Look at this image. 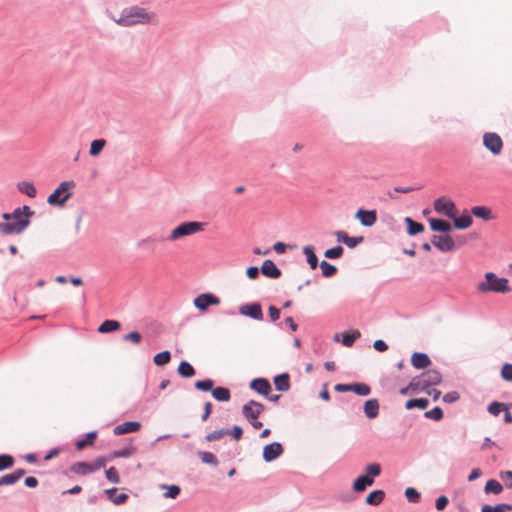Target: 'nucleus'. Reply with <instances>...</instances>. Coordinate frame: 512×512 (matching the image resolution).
<instances>
[{"mask_svg":"<svg viewBox=\"0 0 512 512\" xmlns=\"http://www.w3.org/2000/svg\"><path fill=\"white\" fill-rule=\"evenodd\" d=\"M385 497L383 490H375L369 493L366 497V503L369 505H379Z\"/></svg>","mask_w":512,"mask_h":512,"instance_id":"nucleus-37","label":"nucleus"},{"mask_svg":"<svg viewBox=\"0 0 512 512\" xmlns=\"http://www.w3.org/2000/svg\"><path fill=\"white\" fill-rule=\"evenodd\" d=\"M75 187L73 180L63 181L58 187L48 196L47 202L51 206L62 207L71 198L72 193L69 191Z\"/></svg>","mask_w":512,"mask_h":512,"instance_id":"nucleus-5","label":"nucleus"},{"mask_svg":"<svg viewBox=\"0 0 512 512\" xmlns=\"http://www.w3.org/2000/svg\"><path fill=\"white\" fill-rule=\"evenodd\" d=\"M431 244L443 253L452 252L456 247L455 241L450 235H433Z\"/></svg>","mask_w":512,"mask_h":512,"instance_id":"nucleus-13","label":"nucleus"},{"mask_svg":"<svg viewBox=\"0 0 512 512\" xmlns=\"http://www.w3.org/2000/svg\"><path fill=\"white\" fill-rule=\"evenodd\" d=\"M212 395L218 401H229L231 397L229 389L225 387H217L212 389Z\"/></svg>","mask_w":512,"mask_h":512,"instance_id":"nucleus-40","label":"nucleus"},{"mask_svg":"<svg viewBox=\"0 0 512 512\" xmlns=\"http://www.w3.org/2000/svg\"><path fill=\"white\" fill-rule=\"evenodd\" d=\"M109 460H111V458H109V456L108 457H105V456L98 457L92 463H90L92 471L94 472L96 470H99V469L105 467L106 463Z\"/></svg>","mask_w":512,"mask_h":512,"instance_id":"nucleus-51","label":"nucleus"},{"mask_svg":"<svg viewBox=\"0 0 512 512\" xmlns=\"http://www.w3.org/2000/svg\"><path fill=\"white\" fill-rule=\"evenodd\" d=\"M335 390L338 392L352 391L361 396H367L370 394L371 389L367 384L354 383V384H337Z\"/></svg>","mask_w":512,"mask_h":512,"instance_id":"nucleus-17","label":"nucleus"},{"mask_svg":"<svg viewBox=\"0 0 512 512\" xmlns=\"http://www.w3.org/2000/svg\"><path fill=\"white\" fill-rule=\"evenodd\" d=\"M201 461L205 464H210V465H214L216 466L218 464V461L215 457V455L211 452H207V451H200L198 453Z\"/></svg>","mask_w":512,"mask_h":512,"instance_id":"nucleus-46","label":"nucleus"},{"mask_svg":"<svg viewBox=\"0 0 512 512\" xmlns=\"http://www.w3.org/2000/svg\"><path fill=\"white\" fill-rule=\"evenodd\" d=\"M136 452H137V448L133 445H129L127 447H124L123 449L113 451L109 455V458H111V459L128 458V457H131L132 455H134Z\"/></svg>","mask_w":512,"mask_h":512,"instance_id":"nucleus-32","label":"nucleus"},{"mask_svg":"<svg viewBox=\"0 0 512 512\" xmlns=\"http://www.w3.org/2000/svg\"><path fill=\"white\" fill-rule=\"evenodd\" d=\"M343 254H344V248L339 244L332 248L327 249L324 252L325 258L330 259V260L339 259L343 256Z\"/></svg>","mask_w":512,"mask_h":512,"instance_id":"nucleus-38","label":"nucleus"},{"mask_svg":"<svg viewBox=\"0 0 512 512\" xmlns=\"http://www.w3.org/2000/svg\"><path fill=\"white\" fill-rule=\"evenodd\" d=\"M476 290L479 293H509L512 288L509 285V280L505 277H499L494 272H486L483 281L476 285Z\"/></svg>","mask_w":512,"mask_h":512,"instance_id":"nucleus-2","label":"nucleus"},{"mask_svg":"<svg viewBox=\"0 0 512 512\" xmlns=\"http://www.w3.org/2000/svg\"><path fill=\"white\" fill-rule=\"evenodd\" d=\"M18 190L30 198H35L37 190L32 182L22 181L17 184Z\"/></svg>","mask_w":512,"mask_h":512,"instance_id":"nucleus-31","label":"nucleus"},{"mask_svg":"<svg viewBox=\"0 0 512 512\" xmlns=\"http://www.w3.org/2000/svg\"><path fill=\"white\" fill-rule=\"evenodd\" d=\"M153 13H149L145 8L139 6H131L122 10L118 19L113 20L123 26L131 27L136 24H149L154 18Z\"/></svg>","mask_w":512,"mask_h":512,"instance_id":"nucleus-1","label":"nucleus"},{"mask_svg":"<svg viewBox=\"0 0 512 512\" xmlns=\"http://www.w3.org/2000/svg\"><path fill=\"white\" fill-rule=\"evenodd\" d=\"M502 410H505V405L499 402H493L488 406V411L497 416Z\"/></svg>","mask_w":512,"mask_h":512,"instance_id":"nucleus-58","label":"nucleus"},{"mask_svg":"<svg viewBox=\"0 0 512 512\" xmlns=\"http://www.w3.org/2000/svg\"><path fill=\"white\" fill-rule=\"evenodd\" d=\"M261 274L269 279L275 280L282 276V271L273 260L266 259L261 265Z\"/></svg>","mask_w":512,"mask_h":512,"instance_id":"nucleus-18","label":"nucleus"},{"mask_svg":"<svg viewBox=\"0 0 512 512\" xmlns=\"http://www.w3.org/2000/svg\"><path fill=\"white\" fill-rule=\"evenodd\" d=\"M367 475L359 476L353 483V490L355 492H362L364 491L368 486L373 485L374 477H377L381 473V467L377 463L369 464L366 467Z\"/></svg>","mask_w":512,"mask_h":512,"instance_id":"nucleus-7","label":"nucleus"},{"mask_svg":"<svg viewBox=\"0 0 512 512\" xmlns=\"http://www.w3.org/2000/svg\"><path fill=\"white\" fill-rule=\"evenodd\" d=\"M141 428L140 422L137 421H127L122 424L117 425L113 432L115 435H123L127 433L137 432Z\"/></svg>","mask_w":512,"mask_h":512,"instance_id":"nucleus-22","label":"nucleus"},{"mask_svg":"<svg viewBox=\"0 0 512 512\" xmlns=\"http://www.w3.org/2000/svg\"><path fill=\"white\" fill-rule=\"evenodd\" d=\"M471 214L476 218L482 219L484 221H489L493 219L492 210L488 206L477 205L471 208Z\"/></svg>","mask_w":512,"mask_h":512,"instance_id":"nucleus-25","label":"nucleus"},{"mask_svg":"<svg viewBox=\"0 0 512 512\" xmlns=\"http://www.w3.org/2000/svg\"><path fill=\"white\" fill-rule=\"evenodd\" d=\"M460 398V395L456 391L448 392L444 395L443 401L446 403L456 402Z\"/></svg>","mask_w":512,"mask_h":512,"instance_id":"nucleus-63","label":"nucleus"},{"mask_svg":"<svg viewBox=\"0 0 512 512\" xmlns=\"http://www.w3.org/2000/svg\"><path fill=\"white\" fill-rule=\"evenodd\" d=\"M178 373L185 378H189L195 375V370L192 365L186 361H182L178 367Z\"/></svg>","mask_w":512,"mask_h":512,"instance_id":"nucleus-42","label":"nucleus"},{"mask_svg":"<svg viewBox=\"0 0 512 512\" xmlns=\"http://www.w3.org/2000/svg\"><path fill=\"white\" fill-rule=\"evenodd\" d=\"M261 273V267L257 266H249L246 269V276L251 280H256L259 277V274Z\"/></svg>","mask_w":512,"mask_h":512,"instance_id":"nucleus-56","label":"nucleus"},{"mask_svg":"<svg viewBox=\"0 0 512 512\" xmlns=\"http://www.w3.org/2000/svg\"><path fill=\"white\" fill-rule=\"evenodd\" d=\"M14 464V459L11 455L2 454L0 455V471L6 470L12 467Z\"/></svg>","mask_w":512,"mask_h":512,"instance_id":"nucleus-48","label":"nucleus"},{"mask_svg":"<svg viewBox=\"0 0 512 512\" xmlns=\"http://www.w3.org/2000/svg\"><path fill=\"white\" fill-rule=\"evenodd\" d=\"M274 384L277 390L279 391H288L290 388V378L289 375L284 373L276 376L274 378Z\"/></svg>","mask_w":512,"mask_h":512,"instance_id":"nucleus-33","label":"nucleus"},{"mask_svg":"<svg viewBox=\"0 0 512 512\" xmlns=\"http://www.w3.org/2000/svg\"><path fill=\"white\" fill-rule=\"evenodd\" d=\"M433 206L437 213L444 215L449 219L454 217V212H457L455 202L445 196L435 199Z\"/></svg>","mask_w":512,"mask_h":512,"instance_id":"nucleus-9","label":"nucleus"},{"mask_svg":"<svg viewBox=\"0 0 512 512\" xmlns=\"http://www.w3.org/2000/svg\"><path fill=\"white\" fill-rule=\"evenodd\" d=\"M283 453V447L278 442H273L263 448V458L266 462H271Z\"/></svg>","mask_w":512,"mask_h":512,"instance_id":"nucleus-21","label":"nucleus"},{"mask_svg":"<svg viewBox=\"0 0 512 512\" xmlns=\"http://www.w3.org/2000/svg\"><path fill=\"white\" fill-rule=\"evenodd\" d=\"M116 488L107 489L105 493L107 494L108 498L116 505L123 504L127 501L128 495L125 493H121L116 495Z\"/></svg>","mask_w":512,"mask_h":512,"instance_id":"nucleus-36","label":"nucleus"},{"mask_svg":"<svg viewBox=\"0 0 512 512\" xmlns=\"http://www.w3.org/2000/svg\"><path fill=\"white\" fill-rule=\"evenodd\" d=\"M213 381L210 380V379H206V380H199V381H196L194 386L196 389L198 390H201V391H212L213 389Z\"/></svg>","mask_w":512,"mask_h":512,"instance_id":"nucleus-49","label":"nucleus"},{"mask_svg":"<svg viewBox=\"0 0 512 512\" xmlns=\"http://www.w3.org/2000/svg\"><path fill=\"white\" fill-rule=\"evenodd\" d=\"M412 365L417 369L426 368L431 364L428 354H412Z\"/></svg>","mask_w":512,"mask_h":512,"instance_id":"nucleus-29","label":"nucleus"},{"mask_svg":"<svg viewBox=\"0 0 512 512\" xmlns=\"http://www.w3.org/2000/svg\"><path fill=\"white\" fill-rule=\"evenodd\" d=\"M15 483L16 480L12 473L0 477V486L13 485Z\"/></svg>","mask_w":512,"mask_h":512,"instance_id":"nucleus-62","label":"nucleus"},{"mask_svg":"<svg viewBox=\"0 0 512 512\" xmlns=\"http://www.w3.org/2000/svg\"><path fill=\"white\" fill-rule=\"evenodd\" d=\"M171 354H155L154 363L158 366L167 364L170 361Z\"/></svg>","mask_w":512,"mask_h":512,"instance_id":"nucleus-60","label":"nucleus"},{"mask_svg":"<svg viewBox=\"0 0 512 512\" xmlns=\"http://www.w3.org/2000/svg\"><path fill=\"white\" fill-rule=\"evenodd\" d=\"M193 303L199 311L205 312L210 306L218 305L220 303V299L215 294L207 292L198 295L194 299Z\"/></svg>","mask_w":512,"mask_h":512,"instance_id":"nucleus-12","label":"nucleus"},{"mask_svg":"<svg viewBox=\"0 0 512 512\" xmlns=\"http://www.w3.org/2000/svg\"><path fill=\"white\" fill-rule=\"evenodd\" d=\"M405 496L409 502L417 503L420 499V494L415 488L409 487L405 490Z\"/></svg>","mask_w":512,"mask_h":512,"instance_id":"nucleus-52","label":"nucleus"},{"mask_svg":"<svg viewBox=\"0 0 512 512\" xmlns=\"http://www.w3.org/2000/svg\"><path fill=\"white\" fill-rule=\"evenodd\" d=\"M429 405V401L426 398H418V399H410L406 402L405 407L406 409H412V408H420V409H426Z\"/></svg>","mask_w":512,"mask_h":512,"instance_id":"nucleus-43","label":"nucleus"},{"mask_svg":"<svg viewBox=\"0 0 512 512\" xmlns=\"http://www.w3.org/2000/svg\"><path fill=\"white\" fill-rule=\"evenodd\" d=\"M228 435V430H217L209 433L206 436L207 441H215L221 439L223 436Z\"/></svg>","mask_w":512,"mask_h":512,"instance_id":"nucleus-57","label":"nucleus"},{"mask_svg":"<svg viewBox=\"0 0 512 512\" xmlns=\"http://www.w3.org/2000/svg\"><path fill=\"white\" fill-rule=\"evenodd\" d=\"M302 252L306 257V261L310 267V269L315 270L317 267H319L320 262L318 260V257L315 253V247L312 245H306L302 248Z\"/></svg>","mask_w":512,"mask_h":512,"instance_id":"nucleus-24","label":"nucleus"},{"mask_svg":"<svg viewBox=\"0 0 512 512\" xmlns=\"http://www.w3.org/2000/svg\"><path fill=\"white\" fill-rule=\"evenodd\" d=\"M121 324L119 321L114 319H106L104 320L98 327L97 331L99 333H111L120 329Z\"/></svg>","mask_w":512,"mask_h":512,"instance_id":"nucleus-27","label":"nucleus"},{"mask_svg":"<svg viewBox=\"0 0 512 512\" xmlns=\"http://www.w3.org/2000/svg\"><path fill=\"white\" fill-rule=\"evenodd\" d=\"M269 317L272 322H276L280 318L281 311L274 305L268 307Z\"/></svg>","mask_w":512,"mask_h":512,"instance_id":"nucleus-61","label":"nucleus"},{"mask_svg":"<svg viewBox=\"0 0 512 512\" xmlns=\"http://www.w3.org/2000/svg\"><path fill=\"white\" fill-rule=\"evenodd\" d=\"M239 313L256 321H263L264 315L259 302H249L239 307Z\"/></svg>","mask_w":512,"mask_h":512,"instance_id":"nucleus-11","label":"nucleus"},{"mask_svg":"<svg viewBox=\"0 0 512 512\" xmlns=\"http://www.w3.org/2000/svg\"><path fill=\"white\" fill-rule=\"evenodd\" d=\"M451 219L453 229L465 230L473 224L471 211L468 212V210H464L459 216H457V212H454V217Z\"/></svg>","mask_w":512,"mask_h":512,"instance_id":"nucleus-15","label":"nucleus"},{"mask_svg":"<svg viewBox=\"0 0 512 512\" xmlns=\"http://www.w3.org/2000/svg\"><path fill=\"white\" fill-rule=\"evenodd\" d=\"M483 145L493 155H499L503 149L502 138L495 132H486L483 135Z\"/></svg>","mask_w":512,"mask_h":512,"instance_id":"nucleus-10","label":"nucleus"},{"mask_svg":"<svg viewBox=\"0 0 512 512\" xmlns=\"http://www.w3.org/2000/svg\"><path fill=\"white\" fill-rule=\"evenodd\" d=\"M166 240L167 237H165L162 233L155 232L146 238L139 240L136 245L138 248L152 254L155 252L157 244L163 243Z\"/></svg>","mask_w":512,"mask_h":512,"instance_id":"nucleus-8","label":"nucleus"},{"mask_svg":"<svg viewBox=\"0 0 512 512\" xmlns=\"http://www.w3.org/2000/svg\"><path fill=\"white\" fill-rule=\"evenodd\" d=\"M263 411L264 405L253 400L246 403L242 409L244 417L249 422H252V420H256Z\"/></svg>","mask_w":512,"mask_h":512,"instance_id":"nucleus-14","label":"nucleus"},{"mask_svg":"<svg viewBox=\"0 0 512 512\" xmlns=\"http://www.w3.org/2000/svg\"><path fill=\"white\" fill-rule=\"evenodd\" d=\"M428 223L430 226V229L433 232H439V233H449L453 230L452 223H449L448 221L441 219V218H428Z\"/></svg>","mask_w":512,"mask_h":512,"instance_id":"nucleus-20","label":"nucleus"},{"mask_svg":"<svg viewBox=\"0 0 512 512\" xmlns=\"http://www.w3.org/2000/svg\"><path fill=\"white\" fill-rule=\"evenodd\" d=\"M362 226L372 227L377 222V211L359 208L355 214Z\"/></svg>","mask_w":512,"mask_h":512,"instance_id":"nucleus-16","label":"nucleus"},{"mask_svg":"<svg viewBox=\"0 0 512 512\" xmlns=\"http://www.w3.org/2000/svg\"><path fill=\"white\" fill-rule=\"evenodd\" d=\"M404 223L406 224V232L409 236H416L425 230L423 223L415 221L409 216L404 218Z\"/></svg>","mask_w":512,"mask_h":512,"instance_id":"nucleus-23","label":"nucleus"},{"mask_svg":"<svg viewBox=\"0 0 512 512\" xmlns=\"http://www.w3.org/2000/svg\"><path fill=\"white\" fill-rule=\"evenodd\" d=\"M206 223L200 221H185L177 225L170 232L167 240L176 241L204 230Z\"/></svg>","mask_w":512,"mask_h":512,"instance_id":"nucleus-4","label":"nucleus"},{"mask_svg":"<svg viewBox=\"0 0 512 512\" xmlns=\"http://www.w3.org/2000/svg\"><path fill=\"white\" fill-rule=\"evenodd\" d=\"M364 412L369 419L377 417L379 413V403L376 399H369L364 404Z\"/></svg>","mask_w":512,"mask_h":512,"instance_id":"nucleus-28","label":"nucleus"},{"mask_svg":"<svg viewBox=\"0 0 512 512\" xmlns=\"http://www.w3.org/2000/svg\"><path fill=\"white\" fill-rule=\"evenodd\" d=\"M441 374L436 370H428L419 377L413 378L409 384L412 390H426L428 387L437 385L441 382Z\"/></svg>","mask_w":512,"mask_h":512,"instance_id":"nucleus-6","label":"nucleus"},{"mask_svg":"<svg viewBox=\"0 0 512 512\" xmlns=\"http://www.w3.org/2000/svg\"><path fill=\"white\" fill-rule=\"evenodd\" d=\"M161 488L166 490V492L164 493V497L171 498V499L177 498L181 491L180 487L177 485L163 484V485H161Z\"/></svg>","mask_w":512,"mask_h":512,"instance_id":"nucleus-44","label":"nucleus"},{"mask_svg":"<svg viewBox=\"0 0 512 512\" xmlns=\"http://www.w3.org/2000/svg\"><path fill=\"white\" fill-rule=\"evenodd\" d=\"M360 337V332L357 330L344 331L336 333L333 337L335 342H341L345 347L350 348L355 341Z\"/></svg>","mask_w":512,"mask_h":512,"instance_id":"nucleus-19","label":"nucleus"},{"mask_svg":"<svg viewBox=\"0 0 512 512\" xmlns=\"http://www.w3.org/2000/svg\"><path fill=\"white\" fill-rule=\"evenodd\" d=\"M363 241H364L363 236H348V238L345 242V245L348 248L353 249L356 246H358L359 244H361Z\"/></svg>","mask_w":512,"mask_h":512,"instance_id":"nucleus-54","label":"nucleus"},{"mask_svg":"<svg viewBox=\"0 0 512 512\" xmlns=\"http://www.w3.org/2000/svg\"><path fill=\"white\" fill-rule=\"evenodd\" d=\"M143 339V336L138 331H131L125 335H123L122 340L132 342L134 344H139Z\"/></svg>","mask_w":512,"mask_h":512,"instance_id":"nucleus-47","label":"nucleus"},{"mask_svg":"<svg viewBox=\"0 0 512 512\" xmlns=\"http://www.w3.org/2000/svg\"><path fill=\"white\" fill-rule=\"evenodd\" d=\"M70 470L77 475H87L92 473V468L89 462H75L71 465Z\"/></svg>","mask_w":512,"mask_h":512,"instance_id":"nucleus-30","label":"nucleus"},{"mask_svg":"<svg viewBox=\"0 0 512 512\" xmlns=\"http://www.w3.org/2000/svg\"><path fill=\"white\" fill-rule=\"evenodd\" d=\"M319 267L324 278H331L336 275L338 271L335 265L327 262L326 260L321 261Z\"/></svg>","mask_w":512,"mask_h":512,"instance_id":"nucleus-35","label":"nucleus"},{"mask_svg":"<svg viewBox=\"0 0 512 512\" xmlns=\"http://www.w3.org/2000/svg\"><path fill=\"white\" fill-rule=\"evenodd\" d=\"M506 510H512V504H498L494 507L484 505L481 508V512H505Z\"/></svg>","mask_w":512,"mask_h":512,"instance_id":"nucleus-45","label":"nucleus"},{"mask_svg":"<svg viewBox=\"0 0 512 512\" xmlns=\"http://www.w3.org/2000/svg\"><path fill=\"white\" fill-rule=\"evenodd\" d=\"M106 140L103 138L94 139L90 144L89 155L91 157L98 156L104 149Z\"/></svg>","mask_w":512,"mask_h":512,"instance_id":"nucleus-34","label":"nucleus"},{"mask_svg":"<svg viewBox=\"0 0 512 512\" xmlns=\"http://www.w3.org/2000/svg\"><path fill=\"white\" fill-rule=\"evenodd\" d=\"M96 437H97L96 431L89 432L88 434H86L84 439L78 440L76 442V449L82 450L84 447H86L88 445H92L94 440L96 439Z\"/></svg>","mask_w":512,"mask_h":512,"instance_id":"nucleus-41","label":"nucleus"},{"mask_svg":"<svg viewBox=\"0 0 512 512\" xmlns=\"http://www.w3.org/2000/svg\"><path fill=\"white\" fill-rule=\"evenodd\" d=\"M11 216L13 222H0V233L4 235L21 234L31 223L29 219L23 217L18 207L12 211Z\"/></svg>","mask_w":512,"mask_h":512,"instance_id":"nucleus-3","label":"nucleus"},{"mask_svg":"<svg viewBox=\"0 0 512 512\" xmlns=\"http://www.w3.org/2000/svg\"><path fill=\"white\" fill-rule=\"evenodd\" d=\"M484 491L487 494H489V493L500 494L503 491V486L497 480L490 479L487 481Z\"/></svg>","mask_w":512,"mask_h":512,"instance_id":"nucleus-39","label":"nucleus"},{"mask_svg":"<svg viewBox=\"0 0 512 512\" xmlns=\"http://www.w3.org/2000/svg\"><path fill=\"white\" fill-rule=\"evenodd\" d=\"M501 478L508 488H512V471H505L501 474Z\"/></svg>","mask_w":512,"mask_h":512,"instance_id":"nucleus-64","label":"nucleus"},{"mask_svg":"<svg viewBox=\"0 0 512 512\" xmlns=\"http://www.w3.org/2000/svg\"><path fill=\"white\" fill-rule=\"evenodd\" d=\"M250 387L259 394L267 396L271 391L270 383L263 378L255 379L251 382Z\"/></svg>","mask_w":512,"mask_h":512,"instance_id":"nucleus-26","label":"nucleus"},{"mask_svg":"<svg viewBox=\"0 0 512 512\" xmlns=\"http://www.w3.org/2000/svg\"><path fill=\"white\" fill-rule=\"evenodd\" d=\"M288 247L293 248V247H295V245H288V244H285L284 242L279 241V242L274 243L272 248L277 254H284Z\"/></svg>","mask_w":512,"mask_h":512,"instance_id":"nucleus-59","label":"nucleus"},{"mask_svg":"<svg viewBox=\"0 0 512 512\" xmlns=\"http://www.w3.org/2000/svg\"><path fill=\"white\" fill-rule=\"evenodd\" d=\"M105 474L110 482L114 484H118L120 482V477L115 467H110L108 470H106Z\"/></svg>","mask_w":512,"mask_h":512,"instance_id":"nucleus-53","label":"nucleus"},{"mask_svg":"<svg viewBox=\"0 0 512 512\" xmlns=\"http://www.w3.org/2000/svg\"><path fill=\"white\" fill-rule=\"evenodd\" d=\"M425 417L435 421H440L443 418V411L440 407H435L432 410L425 412Z\"/></svg>","mask_w":512,"mask_h":512,"instance_id":"nucleus-50","label":"nucleus"},{"mask_svg":"<svg viewBox=\"0 0 512 512\" xmlns=\"http://www.w3.org/2000/svg\"><path fill=\"white\" fill-rule=\"evenodd\" d=\"M501 376L506 381H512V364L506 363L502 366Z\"/></svg>","mask_w":512,"mask_h":512,"instance_id":"nucleus-55","label":"nucleus"}]
</instances>
